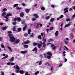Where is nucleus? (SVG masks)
Here are the masks:
<instances>
[{
    "label": "nucleus",
    "instance_id": "nucleus-1",
    "mask_svg": "<svg viewBox=\"0 0 75 75\" xmlns=\"http://www.w3.org/2000/svg\"><path fill=\"white\" fill-rule=\"evenodd\" d=\"M8 36L10 38V41L12 42H13L15 41L16 40V38L13 36V34H8Z\"/></svg>",
    "mask_w": 75,
    "mask_h": 75
},
{
    "label": "nucleus",
    "instance_id": "nucleus-2",
    "mask_svg": "<svg viewBox=\"0 0 75 75\" xmlns=\"http://www.w3.org/2000/svg\"><path fill=\"white\" fill-rule=\"evenodd\" d=\"M16 73H18V72H19V70L20 69V67H19L18 65H16Z\"/></svg>",
    "mask_w": 75,
    "mask_h": 75
},
{
    "label": "nucleus",
    "instance_id": "nucleus-3",
    "mask_svg": "<svg viewBox=\"0 0 75 75\" xmlns=\"http://www.w3.org/2000/svg\"><path fill=\"white\" fill-rule=\"evenodd\" d=\"M45 42H46V38H45L44 39L43 42V48H45V46H46V44H45Z\"/></svg>",
    "mask_w": 75,
    "mask_h": 75
},
{
    "label": "nucleus",
    "instance_id": "nucleus-4",
    "mask_svg": "<svg viewBox=\"0 0 75 75\" xmlns=\"http://www.w3.org/2000/svg\"><path fill=\"white\" fill-rule=\"evenodd\" d=\"M30 8H29V9H25V11L26 13H27L28 14V13H29V12H30Z\"/></svg>",
    "mask_w": 75,
    "mask_h": 75
},
{
    "label": "nucleus",
    "instance_id": "nucleus-5",
    "mask_svg": "<svg viewBox=\"0 0 75 75\" xmlns=\"http://www.w3.org/2000/svg\"><path fill=\"white\" fill-rule=\"evenodd\" d=\"M20 39H18L16 40H15V44H18L19 42H20Z\"/></svg>",
    "mask_w": 75,
    "mask_h": 75
},
{
    "label": "nucleus",
    "instance_id": "nucleus-6",
    "mask_svg": "<svg viewBox=\"0 0 75 75\" xmlns=\"http://www.w3.org/2000/svg\"><path fill=\"white\" fill-rule=\"evenodd\" d=\"M33 16H34V17H35V18H39V16H38V14H33Z\"/></svg>",
    "mask_w": 75,
    "mask_h": 75
},
{
    "label": "nucleus",
    "instance_id": "nucleus-7",
    "mask_svg": "<svg viewBox=\"0 0 75 75\" xmlns=\"http://www.w3.org/2000/svg\"><path fill=\"white\" fill-rule=\"evenodd\" d=\"M32 51H35V53H37V47H35L34 49L32 50Z\"/></svg>",
    "mask_w": 75,
    "mask_h": 75
},
{
    "label": "nucleus",
    "instance_id": "nucleus-8",
    "mask_svg": "<svg viewBox=\"0 0 75 75\" xmlns=\"http://www.w3.org/2000/svg\"><path fill=\"white\" fill-rule=\"evenodd\" d=\"M24 12H22L21 13H20V16L21 17H24Z\"/></svg>",
    "mask_w": 75,
    "mask_h": 75
},
{
    "label": "nucleus",
    "instance_id": "nucleus-9",
    "mask_svg": "<svg viewBox=\"0 0 75 75\" xmlns=\"http://www.w3.org/2000/svg\"><path fill=\"white\" fill-rule=\"evenodd\" d=\"M13 31H17V30H16V26L15 25L13 26Z\"/></svg>",
    "mask_w": 75,
    "mask_h": 75
},
{
    "label": "nucleus",
    "instance_id": "nucleus-10",
    "mask_svg": "<svg viewBox=\"0 0 75 75\" xmlns=\"http://www.w3.org/2000/svg\"><path fill=\"white\" fill-rule=\"evenodd\" d=\"M19 72L20 74H23L25 73V72L23 70H20Z\"/></svg>",
    "mask_w": 75,
    "mask_h": 75
},
{
    "label": "nucleus",
    "instance_id": "nucleus-11",
    "mask_svg": "<svg viewBox=\"0 0 75 75\" xmlns=\"http://www.w3.org/2000/svg\"><path fill=\"white\" fill-rule=\"evenodd\" d=\"M27 25H25V26L23 28V31H25L26 28H27Z\"/></svg>",
    "mask_w": 75,
    "mask_h": 75
},
{
    "label": "nucleus",
    "instance_id": "nucleus-12",
    "mask_svg": "<svg viewBox=\"0 0 75 75\" xmlns=\"http://www.w3.org/2000/svg\"><path fill=\"white\" fill-rule=\"evenodd\" d=\"M27 51L25 50L24 51H22L21 52V54H25V53H27Z\"/></svg>",
    "mask_w": 75,
    "mask_h": 75
},
{
    "label": "nucleus",
    "instance_id": "nucleus-13",
    "mask_svg": "<svg viewBox=\"0 0 75 75\" xmlns=\"http://www.w3.org/2000/svg\"><path fill=\"white\" fill-rule=\"evenodd\" d=\"M59 33V31H57L55 33V35L56 37H57L58 36Z\"/></svg>",
    "mask_w": 75,
    "mask_h": 75
},
{
    "label": "nucleus",
    "instance_id": "nucleus-14",
    "mask_svg": "<svg viewBox=\"0 0 75 75\" xmlns=\"http://www.w3.org/2000/svg\"><path fill=\"white\" fill-rule=\"evenodd\" d=\"M47 55H49L50 56H52V54L50 52H47Z\"/></svg>",
    "mask_w": 75,
    "mask_h": 75
},
{
    "label": "nucleus",
    "instance_id": "nucleus-15",
    "mask_svg": "<svg viewBox=\"0 0 75 75\" xmlns=\"http://www.w3.org/2000/svg\"><path fill=\"white\" fill-rule=\"evenodd\" d=\"M48 41L49 42H50L54 41V40L52 38H50L48 40Z\"/></svg>",
    "mask_w": 75,
    "mask_h": 75
},
{
    "label": "nucleus",
    "instance_id": "nucleus-16",
    "mask_svg": "<svg viewBox=\"0 0 75 75\" xmlns=\"http://www.w3.org/2000/svg\"><path fill=\"white\" fill-rule=\"evenodd\" d=\"M7 27L6 26H5L4 28H2V30H3L4 31V30H6L7 29Z\"/></svg>",
    "mask_w": 75,
    "mask_h": 75
},
{
    "label": "nucleus",
    "instance_id": "nucleus-17",
    "mask_svg": "<svg viewBox=\"0 0 75 75\" xmlns=\"http://www.w3.org/2000/svg\"><path fill=\"white\" fill-rule=\"evenodd\" d=\"M12 16V14L11 13H9L6 15V16H8V17H10V16Z\"/></svg>",
    "mask_w": 75,
    "mask_h": 75
},
{
    "label": "nucleus",
    "instance_id": "nucleus-18",
    "mask_svg": "<svg viewBox=\"0 0 75 75\" xmlns=\"http://www.w3.org/2000/svg\"><path fill=\"white\" fill-rule=\"evenodd\" d=\"M8 49H9V50L11 52H13V50H12V49L11 48V47H8Z\"/></svg>",
    "mask_w": 75,
    "mask_h": 75
},
{
    "label": "nucleus",
    "instance_id": "nucleus-19",
    "mask_svg": "<svg viewBox=\"0 0 75 75\" xmlns=\"http://www.w3.org/2000/svg\"><path fill=\"white\" fill-rule=\"evenodd\" d=\"M24 47L25 48H27L28 47V45H24Z\"/></svg>",
    "mask_w": 75,
    "mask_h": 75
},
{
    "label": "nucleus",
    "instance_id": "nucleus-20",
    "mask_svg": "<svg viewBox=\"0 0 75 75\" xmlns=\"http://www.w3.org/2000/svg\"><path fill=\"white\" fill-rule=\"evenodd\" d=\"M6 12H3L2 13V16H6Z\"/></svg>",
    "mask_w": 75,
    "mask_h": 75
},
{
    "label": "nucleus",
    "instance_id": "nucleus-21",
    "mask_svg": "<svg viewBox=\"0 0 75 75\" xmlns=\"http://www.w3.org/2000/svg\"><path fill=\"white\" fill-rule=\"evenodd\" d=\"M8 58V55H6L5 57L2 58V59H6V58Z\"/></svg>",
    "mask_w": 75,
    "mask_h": 75
},
{
    "label": "nucleus",
    "instance_id": "nucleus-22",
    "mask_svg": "<svg viewBox=\"0 0 75 75\" xmlns=\"http://www.w3.org/2000/svg\"><path fill=\"white\" fill-rule=\"evenodd\" d=\"M71 25V24H68L67 25H65L64 28H66V27H69V25Z\"/></svg>",
    "mask_w": 75,
    "mask_h": 75
},
{
    "label": "nucleus",
    "instance_id": "nucleus-23",
    "mask_svg": "<svg viewBox=\"0 0 75 75\" xmlns=\"http://www.w3.org/2000/svg\"><path fill=\"white\" fill-rule=\"evenodd\" d=\"M17 20L19 21H20L21 20V19L20 17L17 18Z\"/></svg>",
    "mask_w": 75,
    "mask_h": 75
},
{
    "label": "nucleus",
    "instance_id": "nucleus-24",
    "mask_svg": "<svg viewBox=\"0 0 75 75\" xmlns=\"http://www.w3.org/2000/svg\"><path fill=\"white\" fill-rule=\"evenodd\" d=\"M38 39H42V37H41V35H39L38 36Z\"/></svg>",
    "mask_w": 75,
    "mask_h": 75
},
{
    "label": "nucleus",
    "instance_id": "nucleus-25",
    "mask_svg": "<svg viewBox=\"0 0 75 75\" xmlns=\"http://www.w3.org/2000/svg\"><path fill=\"white\" fill-rule=\"evenodd\" d=\"M33 44L34 47L35 46H36V45H38V43H35V42H34L33 43Z\"/></svg>",
    "mask_w": 75,
    "mask_h": 75
},
{
    "label": "nucleus",
    "instance_id": "nucleus-26",
    "mask_svg": "<svg viewBox=\"0 0 75 75\" xmlns=\"http://www.w3.org/2000/svg\"><path fill=\"white\" fill-rule=\"evenodd\" d=\"M16 10H21V8L19 7L18 6H17L16 7Z\"/></svg>",
    "mask_w": 75,
    "mask_h": 75
},
{
    "label": "nucleus",
    "instance_id": "nucleus-27",
    "mask_svg": "<svg viewBox=\"0 0 75 75\" xmlns=\"http://www.w3.org/2000/svg\"><path fill=\"white\" fill-rule=\"evenodd\" d=\"M54 18H51L50 19V22H53L54 21Z\"/></svg>",
    "mask_w": 75,
    "mask_h": 75
},
{
    "label": "nucleus",
    "instance_id": "nucleus-28",
    "mask_svg": "<svg viewBox=\"0 0 75 75\" xmlns=\"http://www.w3.org/2000/svg\"><path fill=\"white\" fill-rule=\"evenodd\" d=\"M14 57H12L10 60V61H11V62H12V61H13V60H14Z\"/></svg>",
    "mask_w": 75,
    "mask_h": 75
},
{
    "label": "nucleus",
    "instance_id": "nucleus-29",
    "mask_svg": "<svg viewBox=\"0 0 75 75\" xmlns=\"http://www.w3.org/2000/svg\"><path fill=\"white\" fill-rule=\"evenodd\" d=\"M31 31V29H29V30H28V34H30Z\"/></svg>",
    "mask_w": 75,
    "mask_h": 75
},
{
    "label": "nucleus",
    "instance_id": "nucleus-30",
    "mask_svg": "<svg viewBox=\"0 0 75 75\" xmlns=\"http://www.w3.org/2000/svg\"><path fill=\"white\" fill-rule=\"evenodd\" d=\"M38 47L39 48H41V45L40 43L38 44Z\"/></svg>",
    "mask_w": 75,
    "mask_h": 75
},
{
    "label": "nucleus",
    "instance_id": "nucleus-31",
    "mask_svg": "<svg viewBox=\"0 0 75 75\" xmlns=\"http://www.w3.org/2000/svg\"><path fill=\"white\" fill-rule=\"evenodd\" d=\"M21 30V28H18V32H20Z\"/></svg>",
    "mask_w": 75,
    "mask_h": 75
},
{
    "label": "nucleus",
    "instance_id": "nucleus-32",
    "mask_svg": "<svg viewBox=\"0 0 75 75\" xmlns=\"http://www.w3.org/2000/svg\"><path fill=\"white\" fill-rule=\"evenodd\" d=\"M41 9L43 11H44V10H45V8L44 7L41 8Z\"/></svg>",
    "mask_w": 75,
    "mask_h": 75
},
{
    "label": "nucleus",
    "instance_id": "nucleus-33",
    "mask_svg": "<svg viewBox=\"0 0 75 75\" xmlns=\"http://www.w3.org/2000/svg\"><path fill=\"white\" fill-rule=\"evenodd\" d=\"M7 10V9L6 8H4V9H3L2 11H6Z\"/></svg>",
    "mask_w": 75,
    "mask_h": 75
},
{
    "label": "nucleus",
    "instance_id": "nucleus-34",
    "mask_svg": "<svg viewBox=\"0 0 75 75\" xmlns=\"http://www.w3.org/2000/svg\"><path fill=\"white\" fill-rule=\"evenodd\" d=\"M45 65H50V64H49V62H47L45 64Z\"/></svg>",
    "mask_w": 75,
    "mask_h": 75
},
{
    "label": "nucleus",
    "instance_id": "nucleus-35",
    "mask_svg": "<svg viewBox=\"0 0 75 75\" xmlns=\"http://www.w3.org/2000/svg\"><path fill=\"white\" fill-rule=\"evenodd\" d=\"M35 20H37V19L35 18H33L32 19V21H35Z\"/></svg>",
    "mask_w": 75,
    "mask_h": 75
},
{
    "label": "nucleus",
    "instance_id": "nucleus-36",
    "mask_svg": "<svg viewBox=\"0 0 75 75\" xmlns=\"http://www.w3.org/2000/svg\"><path fill=\"white\" fill-rule=\"evenodd\" d=\"M39 74V71H37L35 73V75H37Z\"/></svg>",
    "mask_w": 75,
    "mask_h": 75
},
{
    "label": "nucleus",
    "instance_id": "nucleus-37",
    "mask_svg": "<svg viewBox=\"0 0 75 75\" xmlns=\"http://www.w3.org/2000/svg\"><path fill=\"white\" fill-rule=\"evenodd\" d=\"M8 33L9 34H12V32L10 31H8Z\"/></svg>",
    "mask_w": 75,
    "mask_h": 75
},
{
    "label": "nucleus",
    "instance_id": "nucleus-38",
    "mask_svg": "<svg viewBox=\"0 0 75 75\" xmlns=\"http://www.w3.org/2000/svg\"><path fill=\"white\" fill-rule=\"evenodd\" d=\"M25 75H30V74H28V72L26 71L25 72Z\"/></svg>",
    "mask_w": 75,
    "mask_h": 75
},
{
    "label": "nucleus",
    "instance_id": "nucleus-39",
    "mask_svg": "<svg viewBox=\"0 0 75 75\" xmlns=\"http://www.w3.org/2000/svg\"><path fill=\"white\" fill-rule=\"evenodd\" d=\"M18 4H16L14 5L13 6L15 7H16L17 6H18Z\"/></svg>",
    "mask_w": 75,
    "mask_h": 75
},
{
    "label": "nucleus",
    "instance_id": "nucleus-40",
    "mask_svg": "<svg viewBox=\"0 0 75 75\" xmlns=\"http://www.w3.org/2000/svg\"><path fill=\"white\" fill-rule=\"evenodd\" d=\"M30 42V41L27 40V41L26 42H24V43L25 44H28V42Z\"/></svg>",
    "mask_w": 75,
    "mask_h": 75
},
{
    "label": "nucleus",
    "instance_id": "nucleus-41",
    "mask_svg": "<svg viewBox=\"0 0 75 75\" xmlns=\"http://www.w3.org/2000/svg\"><path fill=\"white\" fill-rule=\"evenodd\" d=\"M64 42L66 44H68V42L66 40H64Z\"/></svg>",
    "mask_w": 75,
    "mask_h": 75
},
{
    "label": "nucleus",
    "instance_id": "nucleus-42",
    "mask_svg": "<svg viewBox=\"0 0 75 75\" xmlns=\"http://www.w3.org/2000/svg\"><path fill=\"white\" fill-rule=\"evenodd\" d=\"M54 29V27L52 26L51 27H50V30H53V29Z\"/></svg>",
    "mask_w": 75,
    "mask_h": 75
},
{
    "label": "nucleus",
    "instance_id": "nucleus-43",
    "mask_svg": "<svg viewBox=\"0 0 75 75\" xmlns=\"http://www.w3.org/2000/svg\"><path fill=\"white\" fill-rule=\"evenodd\" d=\"M1 47L3 48H5V47L4 46V45L3 44H2L1 45Z\"/></svg>",
    "mask_w": 75,
    "mask_h": 75
},
{
    "label": "nucleus",
    "instance_id": "nucleus-44",
    "mask_svg": "<svg viewBox=\"0 0 75 75\" xmlns=\"http://www.w3.org/2000/svg\"><path fill=\"white\" fill-rule=\"evenodd\" d=\"M71 37L72 38H74V35H73V33H71Z\"/></svg>",
    "mask_w": 75,
    "mask_h": 75
},
{
    "label": "nucleus",
    "instance_id": "nucleus-45",
    "mask_svg": "<svg viewBox=\"0 0 75 75\" xmlns=\"http://www.w3.org/2000/svg\"><path fill=\"white\" fill-rule=\"evenodd\" d=\"M12 24L13 25H16V24H17V23L16 22H14L12 23Z\"/></svg>",
    "mask_w": 75,
    "mask_h": 75
},
{
    "label": "nucleus",
    "instance_id": "nucleus-46",
    "mask_svg": "<svg viewBox=\"0 0 75 75\" xmlns=\"http://www.w3.org/2000/svg\"><path fill=\"white\" fill-rule=\"evenodd\" d=\"M4 17L5 18H6V19H8V16H4Z\"/></svg>",
    "mask_w": 75,
    "mask_h": 75
},
{
    "label": "nucleus",
    "instance_id": "nucleus-47",
    "mask_svg": "<svg viewBox=\"0 0 75 75\" xmlns=\"http://www.w3.org/2000/svg\"><path fill=\"white\" fill-rule=\"evenodd\" d=\"M66 21L68 22V21H70V18H67V19H66Z\"/></svg>",
    "mask_w": 75,
    "mask_h": 75
},
{
    "label": "nucleus",
    "instance_id": "nucleus-48",
    "mask_svg": "<svg viewBox=\"0 0 75 75\" xmlns=\"http://www.w3.org/2000/svg\"><path fill=\"white\" fill-rule=\"evenodd\" d=\"M47 58L48 59H50V58H51L50 56H47Z\"/></svg>",
    "mask_w": 75,
    "mask_h": 75
},
{
    "label": "nucleus",
    "instance_id": "nucleus-49",
    "mask_svg": "<svg viewBox=\"0 0 75 75\" xmlns=\"http://www.w3.org/2000/svg\"><path fill=\"white\" fill-rule=\"evenodd\" d=\"M24 36L25 37H27L28 36V33H25L24 34Z\"/></svg>",
    "mask_w": 75,
    "mask_h": 75
},
{
    "label": "nucleus",
    "instance_id": "nucleus-50",
    "mask_svg": "<svg viewBox=\"0 0 75 75\" xmlns=\"http://www.w3.org/2000/svg\"><path fill=\"white\" fill-rule=\"evenodd\" d=\"M64 16H63V15H62L61 16H60V17H59L60 18H62Z\"/></svg>",
    "mask_w": 75,
    "mask_h": 75
},
{
    "label": "nucleus",
    "instance_id": "nucleus-51",
    "mask_svg": "<svg viewBox=\"0 0 75 75\" xmlns=\"http://www.w3.org/2000/svg\"><path fill=\"white\" fill-rule=\"evenodd\" d=\"M41 64H42V61L40 62L39 63V65H41Z\"/></svg>",
    "mask_w": 75,
    "mask_h": 75
},
{
    "label": "nucleus",
    "instance_id": "nucleus-52",
    "mask_svg": "<svg viewBox=\"0 0 75 75\" xmlns=\"http://www.w3.org/2000/svg\"><path fill=\"white\" fill-rule=\"evenodd\" d=\"M8 65H11V62H8L7 63Z\"/></svg>",
    "mask_w": 75,
    "mask_h": 75
},
{
    "label": "nucleus",
    "instance_id": "nucleus-53",
    "mask_svg": "<svg viewBox=\"0 0 75 75\" xmlns=\"http://www.w3.org/2000/svg\"><path fill=\"white\" fill-rule=\"evenodd\" d=\"M15 65L14 63L11 62V65Z\"/></svg>",
    "mask_w": 75,
    "mask_h": 75
},
{
    "label": "nucleus",
    "instance_id": "nucleus-54",
    "mask_svg": "<svg viewBox=\"0 0 75 75\" xmlns=\"http://www.w3.org/2000/svg\"><path fill=\"white\" fill-rule=\"evenodd\" d=\"M64 47L66 48V50H69V49H68V47H67V46H65Z\"/></svg>",
    "mask_w": 75,
    "mask_h": 75
},
{
    "label": "nucleus",
    "instance_id": "nucleus-55",
    "mask_svg": "<svg viewBox=\"0 0 75 75\" xmlns=\"http://www.w3.org/2000/svg\"><path fill=\"white\" fill-rule=\"evenodd\" d=\"M50 18V16H48L46 17V20H48V19H49Z\"/></svg>",
    "mask_w": 75,
    "mask_h": 75
},
{
    "label": "nucleus",
    "instance_id": "nucleus-56",
    "mask_svg": "<svg viewBox=\"0 0 75 75\" xmlns=\"http://www.w3.org/2000/svg\"><path fill=\"white\" fill-rule=\"evenodd\" d=\"M30 37H34V34H33V33H32V35H30Z\"/></svg>",
    "mask_w": 75,
    "mask_h": 75
},
{
    "label": "nucleus",
    "instance_id": "nucleus-57",
    "mask_svg": "<svg viewBox=\"0 0 75 75\" xmlns=\"http://www.w3.org/2000/svg\"><path fill=\"white\" fill-rule=\"evenodd\" d=\"M68 9V8H64V11H66V10H67Z\"/></svg>",
    "mask_w": 75,
    "mask_h": 75
},
{
    "label": "nucleus",
    "instance_id": "nucleus-58",
    "mask_svg": "<svg viewBox=\"0 0 75 75\" xmlns=\"http://www.w3.org/2000/svg\"><path fill=\"white\" fill-rule=\"evenodd\" d=\"M3 24H4V23L1 22V23H0V25H3Z\"/></svg>",
    "mask_w": 75,
    "mask_h": 75
},
{
    "label": "nucleus",
    "instance_id": "nucleus-59",
    "mask_svg": "<svg viewBox=\"0 0 75 75\" xmlns=\"http://www.w3.org/2000/svg\"><path fill=\"white\" fill-rule=\"evenodd\" d=\"M25 21H22V24H25Z\"/></svg>",
    "mask_w": 75,
    "mask_h": 75
},
{
    "label": "nucleus",
    "instance_id": "nucleus-60",
    "mask_svg": "<svg viewBox=\"0 0 75 75\" xmlns=\"http://www.w3.org/2000/svg\"><path fill=\"white\" fill-rule=\"evenodd\" d=\"M54 46H55V45L52 44H51V47H54Z\"/></svg>",
    "mask_w": 75,
    "mask_h": 75
},
{
    "label": "nucleus",
    "instance_id": "nucleus-61",
    "mask_svg": "<svg viewBox=\"0 0 75 75\" xmlns=\"http://www.w3.org/2000/svg\"><path fill=\"white\" fill-rule=\"evenodd\" d=\"M41 35L42 36V37H43V36H44V34L43 33H41Z\"/></svg>",
    "mask_w": 75,
    "mask_h": 75
},
{
    "label": "nucleus",
    "instance_id": "nucleus-62",
    "mask_svg": "<svg viewBox=\"0 0 75 75\" xmlns=\"http://www.w3.org/2000/svg\"><path fill=\"white\" fill-rule=\"evenodd\" d=\"M72 9H73V10H75V6H73L72 7Z\"/></svg>",
    "mask_w": 75,
    "mask_h": 75
},
{
    "label": "nucleus",
    "instance_id": "nucleus-63",
    "mask_svg": "<svg viewBox=\"0 0 75 75\" xmlns=\"http://www.w3.org/2000/svg\"><path fill=\"white\" fill-rule=\"evenodd\" d=\"M72 32H75V29H73L72 30Z\"/></svg>",
    "mask_w": 75,
    "mask_h": 75
},
{
    "label": "nucleus",
    "instance_id": "nucleus-64",
    "mask_svg": "<svg viewBox=\"0 0 75 75\" xmlns=\"http://www.w3.org/2000/svg\"><path fill=\"white\" fill-rule=\"evenodd\" d=\"M74 17H75V15L74 14L72 16V18H74Z\"/></svg>",
    "mask_w": 75,
    "mask_h": 75
}]
</instances>
